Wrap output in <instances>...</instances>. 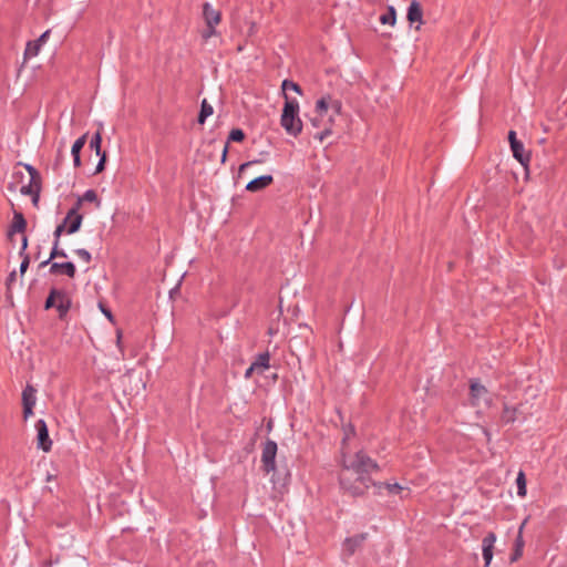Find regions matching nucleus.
<instances>
[{
	"instance_id": "f257e3e1",
	"label": "nucleus",
	"mask_w": 567,
	"mask_h": 567,
	"mask_svg": "<svg viewBox=\"0 0 567 567\" xmlns=\"http://www.w3.org/2000/svg\"><path fill=\"white\" fill-rule=\"evenodd\" d=\"M380 466L364 451H358L352 458L342 457L339 473V485L344 494L352 497L363 496L371 485L377 482L371 478V473L378 472Z\"/></svg>"
},
{
	"instance_id": "f03ea898",
	"label": "nucleus",
	"mask_w": 567,
	"mask_h": 567,
	"mask_svg": "<svg viewBox=\"0 0 567 567\" xmlns=\"http://www.w3.org/2000/svg\"><path fill=\"white\" fill-rule=\"evenodd\" d=\"M277 443L272 440H267L264 444L262 452H261V470L269 474L272 473L271 481L274 485H279L281 487H285L289 481H290V473L289 471H285L281 473L277 468L276 465V455H277Z\"/></svg>"
},
{
	"instance_id": "7ed1b4c3",
	"label": "nucleus",
	"mask_w": 567,
	"mask_h": 567,
	"mask_svg": "<svg viewBox=\"0 0 567 567\" xmlns=\"http://www.w3.org/2000/svg\"><path fill=\"white\" fill-rule=\"evenodd\" d=\"M280 125L287 134L297 137L302 131V121L299 117V103L285 94V103L280 117Z\"/></svg>"
},
{
	"instance_id": "20e7f679",
	"label": "nucleus",
	"mask_w": 567,
	"mask_h": 567,
	"mask_svg": "<svg viewBox=\"0 0 567 567\" xmlns=\"http://www.w3.org/2000/svg\"><path fill=\"white\" fill-rule=\"evenodd\" d=\"M71 307L72 299L68 291L54 287L50 289L43 305L44 310L55 308L58 311V317L61 321L66 320Z\"/></svg>"
},
{
	"instance_id": "39448f33",
	"label": "nucleus",
	"mask_w": 567,
	"mask_h": 567,
	"mask_svg": "<svg viewBox=\"0 0 567 567\" xmlns=\"http://www.w3.org/2000/svg\"><path fill=\"white\" fill-rule=\"evenodd\" d=\"M486 404L492 402L489 392L485 385L481 384L477 379L470 381V401L473 406L480 405L481 401Z\"/></svg>"
},
{
	"instance_id": "423d86ee",
	"label": "nucleus",
	"mask_w": 567,
	"mask_h": 567,
	"mask_svg": "<svg viewBox=\"0 0 567 567\" xmlns=\"http://www.w3.org/2000/svg\"><path fill=\"white\" fill-rule=\"evenodd\" d=\"M37 431V447L48 453L52 449V440L49 435V429L47 422L43 419H39L34 424Z\"/></svg>"
},
{
	"instance_id": "0eeeda50",
	"label": "nucleus",
	"mask_w": 567,
	"mask_h": 567,
	"mask_svg": "<svg viewBox=\"0 0 567 567\" xmlns=\"http://www.w3.org/2000/svg\"><path fill=\"white\" fill-rule=\"evenodd\" d=\"M37 403V389L27 384L22 391V406H23V419L28 420L33 415V408Z\"/></svg>"
},
{
	"instance_id": "6e6552de",
	"label": "nucleus",
	"mask_w": 567,
	"mask_h": 567,
	"mask_svg": "<svg viewBox=\"0 0 567 567\" xmlns=\"http://www.w3.org/2000/svg\"><path fill=\"white\" fill-rule=\"evenodd\" d=\"M368 539V533H360L350 537H347L342 543V550L346 556L351 557L355 551L362 547L364 542Z\"/></svg>"
},
{
	"instance_id": "1a4fd4ad",
	"label": "nucleus",
	"mask_w": 567,
	"mask_h": 567,
	"mask_svg": "<svg viewBox=\"0 0 567 567\" xmlns=\"http://www.w3.org/2000/svg\"><path fill=\"white\" fill-rule=\"evenodd\" d=\"M50 33L51 30H45L37 40L27 42L23 53L25 60L32 59L40 53V50L47 43Z\"/></svg>"
},
{
	"instance_id": "9d476101",
	"label": "nucleus",
	"mask_w": 567,
	"mask_h": 567,
	"mask_svg": "<svg viewBox=\"0 0 567 567\" xmlns=\"http://www.w3.org/2000/svg\"><path fill=\"white\" fill-rule=\"evenodd\" d=\"M406 20L411 27L417 23V25L415 27L416 30H420L421 24L424 23L423 8L417 0H412L410 6L408 7Z\"/></svg>"
},
{
	"instance_id": "9b49d317",
	"label": "nucleus",
	"mask_w": 567,
	"mask_h": 567,
	"mask_svg": "<svg viewBox=\"0 0 567 567\" xmlns=\"http://www.w3.org/2000/svg\"><path fill=\"white\" fill-rule=\"evenodd\" d=\"M496 542V534L494 532H489L482 540V550H483V559L484 566L488 567L493 559V550L494 544Z\"/></svg>"
},
{
	"instance_id": "f8f14e48",
	"label": "nucleus",
	"mask_w": 567,
	"mask_h": 567,
	"mask_svg": "<svg viewBox=\"0 0 567 567\" xmlns=\"http://www.w3.org/2000/svg\"><path fill=\"white\" fill-rule=\"evenodd\" d=\"M527 520H528V517L523 520V523L520 524V526L518 528V533H517V536L514 542L513 551L509 557L512 563L517 561L523 556L524 546H525V540L523 538V530H524V527H525Z\"/></svg>"
},
{
	"instance_id": "ddd939ff",
	"label": "nucleus",
	"mask_w": 567,
	"mask_h": 567,
	"mask_svg": "<svg viewBox=\"0 0 567 567\" xmlns=\"http://www.w3.org/2000/svg\"><path fill=\"white\" fill-rule=\"evenodd\" d=\"M49 272L51 275L63 274L69 278H74L76 275V267L72 261L58 262L53 261L50 266Z\"/></svg>"
},
{
	"instance_id": "4468645a",
	"label": "nucleus",
	"mask_w": 567,
	"mask_h": 567,
	"mask_svg": "<svg viewBox=\"0 0 567 567\" xmlns=\"http://www.w3.org/2000/svg\"><path fill=\"white\" fill-rule=\"evenodd\" d=\"M272 183H274L272 175H269V174L268 175H261V176H258V177L251 179L246 185V190L250 192V193H257V192H260V190L267 188Z\"/></svg>"
},
{
	"instance_id": "2eb2a0df",
	"label": "nucleus",
	"mask_w": 567,
	"mask_h": 567,
	"mask_svg": "<svg viewBox=\"0 0 567 567\" xmlns=\"http://www.w3.org/2000/svg\"><path fill=\"white\" fill-rule=\"evenodd\" d=\"M203 18L207 27L210 24H219L221 21V12L220 10L214 9L209 2L203 3Z\"/></svg>"
},
{
	"instance_id": "dca6fc26",
	"label": "nucleus",
	"mask_w": 567,
	"mask_h": 567,
	"mask_svg": "<svg viewBox=\"0 0 567 567\" xmlns=\"http://www.w3.org/2000/svg\"><path fill=\"white\" fill-rule=\"evenodd\" d=\"M27 220L21 212H13V219L8 229V237L11 238L14 234L24 233L27 229Z\"/></svg>"
},
{
	"instance_id": "f3484780",
	"label": "nucleus",
	"mask_w": 567,
	"mask_h": 567,
	"mask_svg": "<svg viewBox=\"0 0 567 567\" xmlns=\"http://www.w3.org/2000/svg\"><path fill=\"white\" fill-rule=\"evenodd\" d=\"M511 151L514 158H516L525 169H528L530 152L525 151L524 144L522 142L514 143V145L511 146Z\"/></svg>"
},
{
	"instance_id": "a211bd4d",
	"label": "nucleus",
	"mask_w": 567,
	"mask_h": 567,
	"mask_svg": "<svg viewBox=\"0 0 567 567\" xmlns=\"http://www.w3.org/2000/svg\"><path fill=\"white\" fill-rule=\"evenodd\" d=\"M251 364L254 369H257V373L262 375L270 368V353L268 351L258 353Z\"/></svg>"
},
{
	"instance_id": "6ab92c4d",
	"label": "nucleus",
	"mask_w": 567,
	"mask_h": 567,
	"mask_svg": "<svg viewBox=\"0 0 567 567\" xmlns=\"http://www.w3.org/2000/svg\"><path fill=\"white\" fill-rule=\"evenodd\" d=\"M517 419V408H512L507 405L506 403L503 406V411L501 414V421L504 424H511L514 423Z\"/></svg>"
},
{
	"instance_id": "aec40b11",
	"label": "nucleus",
	"mask_w": 567,
	"mask_h": 567,
	"mask_svg": "<svg viewBox=\"0 0 567 567\" xmlns=\"http://www.w3.org/2000/svg\"><path fill=\"white\" fill-rule=\"evenodd\" d=\"M214 113L213 106L207 102L206 99H204L200 103V110L197 116V123L203 125L207 117L210 116Z\"/></svg>"
},
{
	"instance_id": "412c9836",
	"label": "nucleus",
	"mask_w": 567,
	"mask_h": 567,
	"mask_svg": "<svg viewBox=\"0 0 567 567\" xmlns=\"http://www.w3.org/2000/svg\"><path fill=\"white\" fill-rule=\"evenodd\" d=\"M379 21L382 24H389L391 27H394L396 23V10L393 6H388L386 12L381 14L379 18Z\"/></svg>"
},
{
	"instance_id": "4be33fe9",
	"label": "nucleus",
	"mask_w": 567,
	"mask_h": 567,
	"mask_svg": "<svg viewBox=\"0 0 567 567\" xmlns=\"http://www.w3.org/2000/svg\"><path fill=\"white\" fill-rule=\"evenodd\" d=\"M330 100H331L330 94H326V95L321 96L319 100H317L315 110H316V113L320 117H322L327 114L329 104H330Z\"/></svg>"
},
{
	"instance_id": "5701e85b",
	"label": "nucleus",
	"mask_w": 567,
	"mask_h": 567,
	"mask_svg": "<svg viewBox=\"0 0 567 567\" xmlns=\"http://www.w3.org/2000/svg\"><path fill=\"white\" fill-rule=\"evenodd\" d=\"M83 202L95 203L96 207L101 206V200L97 197V194L94 189H87L83 193L81 197L78 198L76 203H80V207Z\"/></svg>"
},
{
	"instance_id": "b1692460",
	"label": "nucleus",
	"mask_w": 567,
	"mask_h": 567,
	"mask_svg": "<svg viewBox=\"0 0 567 567\" xmlns=\"http://www.w3.org/2000/svg\"><path fill=\"white\" fill-rule=\"evenodd\" d=\"M40 186L33 187L32 185H23L20 188L22 195H29L32 197L33 205H37L40 198Z\"/></svg>"
},
{
	"instance_id": "393cba45",
	"label": "nucleus",
	"mask_w": 567,
	"mask_h": 567,
	"mask_svg": "<svg viewBox=\"0 0 567 567\" xmlns=\"http://www.w3.org/2000/svg\"><path fill=\"white\" fill-rule=\"evenodd\" d=\"M83 221V215L79 212L71 219V223L66 226V234L72 235L80 230Z\"/></svg>"
},
{
	"instance_id": "a878e982",
	"label": "nucleus",
	"mask_w": 567,
	"mask_h": 567,
	"mask_svg": "<svg viewBox=\"0 0 567 567\" xmlns=\"http://www.w3.org/2000/svg\"><path fill=\"white\" fill-rule=\"evenodd\" d=\"M281 90H282L284 95H285V94H287L286 92H287L288 90L293 91V92H296V93H297V94H299V95H302V89H301V86H300L298 83H296L295 81L289 80V79H285V80L282 81V83H281Z\"/></svg>"
},
{
	"instance_id": "bb28decb",
	"label": "nucleus",
	"mask_w": 567,
	"mask_h": 567,
	"mask_svg": "<svg viewBox=\"0 0 567 567\" xmlns=\"http://www.w3.org/2000/svg\"><path fill=\"white\" fill-rule=\"evenodd\" d=\"M516 485H517V495L520 497H525L527 493L526 487V476L523 471H519L516 477Z\"/></svg>"
},
{
	"instance_id": "cd10ccee",
	"label": "nucleus",
	"mask_w": 567,
	"mask_h": 567,
	"mask_svg": "<svg viewBox=\"0 0 567 567\" xmlns=\"http://www.w3.org/2000/svg\"><path fill=\"white\" fill-rule=\"evenodd\" d=\"M101 146H102V136H101L100 132H96L93 134V136L90 140V148L92 151H95L96 155H101V153H103L101 150Z\"/></svg>"
},
{
	"instance_id": "c85d7f7f",
	"label": "nucleus",
	"mask_w": 567,
	"mask_h": 567,
	"mask_svg": "<svg viewBox=\"0 0 567 567\" xmlns=\"http://www.w3.org/2000/svg\"><path fill=\"white\" fill-rule=\"evenodd\" d=\"M86 137L87 134L81 135L79 138L75 140L71 147V155H81V151L86 144Z\"/></svg>"
},
{
	"instance_id": "c756f323",
	"label": "nucleus",
	"mask_w": 567,
	"mask_h": 567,
	"mask_svg": "<svg viewBox=\"0 0 567 567\" xmlns=\"http://www.w3.org/2000/svg\"><path fill=\"white\" fill-rule=\"evenodd\" d=\"M245 138H246V134H245V132L241 128H233L229 132L227 142H228V144L230 142L241 143V142L245 141Z\"/></svg>"
},
{
	"instance_id": "7c9ffc66",
	"label": "nucleus",
	"mask_w": 567,
	"mask_h": 567,
	"mask_svg": "<svg viewBox=\"0 0 567 567\" xmlns=\"http://www.w3.org/2000/svg\"><path fill=\"white\" fill-rule=\"evenodd\" d=\"M375 487L379 491L381 488H386L390 494H399L403 489V487L399 483L391 484V483H381L380 482V483H377Z\"/></svg>"
},
{
	"instance_id": "2f4dec72",
	"label": "nucleus",
	"mask_w": 567,
	"mask_h": 567,
	"mask_svg": "<svg viewBox=\"0 0 567 567\" xmlns=\"http://www.w3.org/2000/svg\"><path fill=\"white\" fill-rule=\"evenodd\" d=\"M342 430L344 434L342 439V444H344L350 437L355 435V427L351 422H349L342 425Z\"/></svg>"
},
{
	"instance_id": "473e14b6",
	"label": "nucleus",
	"mask_w": 567,
	"mask_h": 567,
	"mask_svg": "<svg viewBox=\"0 0 567 567\" xmlns=\"http://www.w3.org/2000/svg\"><path fill=\"white\" fill-rule=\"evenodd\" d=\"M80 210V203H75L73 207L66 213V216L64 217L63 221L61 224H64L66 227L69 223H71V219L73 216L76 215V213Z\"/></svg>"
},
{
	"instance_id": "72a5a7b5",
	"label": "nucleus",
	"mask_w": 567,
	"mask_h": 567,
	"mask_svg": "<svg viewBox=\"0 0 567 567\" xmlns=\"http://www.w3.org/2000/svg\"><path fill=\"white\" fill-rule=\"evenodd\" d=\"M17 165H21L25 168V171L29 173L30 177H32L33 179L34 178H40V173L39 171L31 164H28V163H22V162H19Z\"/></svg>"
},
{
	"instance_id": "f704fd0d",
	"label": "nucleus",
	"mask_w": 567,
	"mask_h": 567,
	"mask_svg": "<svg viewBox=\"0 0 567 567\" xmlns=\"http://www.w3.org/2000/svg\"><path fill=\"white\" fill-rule=\"evenodd\" d=\"M216 35H218V32L216 30V25L215 24H210V27L206 25V29L203 30V32H202V38L205 41H207L212 37H216Z\"/></svg>"
},
{
	"instance_id": "c9c22d12",
	"label": "nucleus",
	"mask_w": 567,
	"mask_h": 567,
	"mask_svg": "<svg viewBox=\"0 0 567 567\" xmlns=\"http://www.w3.org/2000/svg\"><path fill=\"white\" fill-rule=\"evenodd\" d=\"M74 252L85 262H90L92 259V256L89 250L85 248H78L74 250Z\"/></svg>"
},
{
	"instance_id": "e433bc0d",
	"label": "nucleus",
	"mask_w": 567,
	"mask_h": 567,
	"mask_svg": "<svg viewBox=\"0 0 567 567\" xmlns=\"http://www.w3.org/2000/svg\"><path fill=\"white\" fill-rule=\"evenodd\" d=\"M63 231H66V227L64 226V224H59L53 231V243L60 244V238Z\"/></svg>"
},
{
	"instance_id": "4c0bfd02",
	"label": "nucleus",
	"mask_w": 567,
	"mask_h": 567,
	"mask_svg": "<svg viewBox=\"0 0 567 567\" xmlns=\"http://www.w3.org/2000/svg\"><path fill=\"white\" fill-rule=\"evenodd\" d=\"M329 107H331L336 114H338V115L341 114V112H342V102H341V100L332 99L331 97Z\"/></svg>"
},
{
	"instance_id": "58836bf2",
	"label": "nucleus",
	"mask_w": 567,
	"mask_h": 567,
	"mask_svg": "<svg viewBox=\"0 0 567 567\" xmlns=\"http://www.w3.org/2000/svg\"><path fill=\"white\" fill-rule=\"evenodd\" d=\"M99 309L101 312L109 319V321L114 322V316L110 308H107L103 302H99Z\"/></svg>"
},
{
	"instance_id": "ea45409f",
	"label": "nucleus",
	"mask_w": 567,
	"mask_h": 567,
	"mask_svg": "<svg viewBox=\"0 0 567 567\" xmlns=\"http://www.w3.org/2000/svg\"><path fill=\"white\" fill-rule=\"evenodd\" d=\"M97 156L100 157V159H99V163H97V165L95 167V172H94L95 174L101 173L104 169L105 163H106V154H105V152L101 153V155H97Z\"/></svg>"
},
{
	"instance_id": "a19ab883",
	"label": "nucleus",
	"mask_w": 567,
	"mask_h": 567,
	"mask_svg": "<svg viewBox=\"0 0 567 567\" xmlns=\"http://www.w3.org/2000/svg\"><path fill=\"white\" fill-rule=\"evenodd\" d=\"M22 258V261L19 267V272L21 276L25 274L28 270L29 264H30V257L29 256H20Z\"/></svg>"
},
{
	"instance_id": "79ce46f5",
	"label": "nucleus",
	"mask_w": 567,
	"mask_h": 567,
	"mask_svg": "<svg viewBox=\"0 0 567 567\" xmlns=\"http://www.w3.org/2000/svg\"><path fill=\"white\" fill-rule=\"evenodd\" d=\"M332 131L330 127H326L324 130H322L321 132L317 133L315 135V138L319 140L320 142H322L323 140H326L329 135H331Z\"/></svg>"
},
{
	"instance_id": "37998d69",
	"label": "nucleus",
	"mask_w": 567,
	"mask_h": 567,
	"mask_svg": "<svg viewBox=\"0 0 567 567\" xmlns=\"http://www.w3.org/2000/svg\"><path fill=\"white\" fill-rule=\"evenodd\" d=\"M27 248H28V237L25 235H23L22 240H21L19 256H29L27 254Z\"/></svg>"
},
{
	"instance_id": "c03bdc74",
	"label": "nucleus",
	"mask_w": 567,
	"mask_h": 567,
	"mask_svg": "<svg viewBox=\"0 0 567 567\" xmlns=\"http://www.w3.org/2000/svg\"><path fill=\"white\" fill-rule=\"evenodd\" d=\"M259 163V161L255 159V161H248L246 163H243L240 166H239V169H238V173L239 175L245 172V169L254 164H257Z\"/></svg>"
},
{
	"instance_id": "a18cd8bd",
	"label": "nucleus",
	"mask_w": 567,
	"mask_h": 567,
	"mask_svg": "<svg viewBox=\"0 0 567 567\" xmlns=\"http://www.w3.org/2000/svg\"><path fill=\"white\" fill-rule=\"evenodd\" d=\"M508 142L511 146L514 145V143L520 142L519 140H517L516 132L513 130L508 132Z\"/></svg>"
},
{
	"instance_id": "49530a36",
	"label": "nucleus",
	"mask_w": 567,
	"mask_h": 567,
	"mask_svg": "<svg viewBox=\"0 0 567 567\" xmlns=\"http://www.w3.org/2000/svg\"><path fill=\"white\" fill-rule=\"evenodd\" d=\"M58 251H59V243H53L49 258L52 260L54 258H58Z\"/></svg>"
},
{
	"instance_id": "de8ad7c7",
	"label": "nucleus",
	"mask_w": 567,
	"mask_h": 567,
	"mask_svg": "<svg viewBox=\"0 0 567 567\" xmlns=\"http://www.w3.org/2000/svg\"><path fill=\"white\" fill-rule=\"evenodd\" d=\"M255 372L257 373V369H254V368H252V364H250V365L246 369V371H245V374H244L245 379H250V378L254 375V373H255Z\"/></svg>"
},
{
	"instance_id": "09e8293b",
	"label": "nucleus",
	"mask_w": 567,
	"mask_h": 567,
	"mask_svg": "<svg viewBox=\"0 0 567 567\" xmlns=\"http://www.w3.org/2000/svg\"><path fill=\"white\" fill-rule=\"evenodd\" d=\"M228 150H229L228 142H226L224 145L223 152H221V163L223 164L227 161Z\"/></svg>"
},
{
	"instance_id": "8fccbe9b",
	"label": "nucleus",
	"mask_w": 567,
	"mask_h": 567,
	"mask_svg": "<svg viewBox=\"0 0 567 567\" xmlns=\"http://www.w3.org/2000/svg\"><path fill=\"white\" fill-rule=\"evenodd\" d=\"M16 277H17V272L16 270H13L12 272L9 274V276L7 277V286L10 287V285L16 281Z\"/></svg>"
},
{
	"instance_id": "3c124183",
	"label": "nucleus",
	"mask_w": 567,
	"mask_h": 567,
	"mask_svg": "<svg viewBox=\"0 0 567 567\" xmlns=\"http://www.w3.org/2000/svg\"><path fill=\"white\" fill-rule=\"evenodd\" d=\"M28 185H32L33 187H37V186L41 187V177L34 178V179L32 177H30Z\"/></svg>"
},
{
	"instance_id": "603ef678",
	"label": "nucleus",
	"mask_w": 567,
	"mask_h": 567,
	"mask_svg": "<svg viewBox=\"0 0 567 567\" xmlns=\"http://www.w3.org/2000/svg\"><path fill=\"white\" fill-rule=\"evenodd\" d=\"M73 157V165L74 167H80L82 162H81V155H72Z\"/></svg>"
},
{
	"instance_id": "864d4df0",
	"label": "nucleus",
	"mask_w": 567,
	"mask_h": 567,
	"mask_svg": "<svg viewBox=\"0 0 567 567\" xmlns=\"http://www.w3.org/2000/svg\"><path fill=\"white\" fill-rule=\"evenodd\" d=\"M51 261H52V259L48 258V259L43 260V261L39 265V267H40V268H43V267H45V266H48V265H50V266H51V264H52Z\"/></svg>"
},
{
	"instance_id": "5fc2aeb1",
	"label": "nucleus",
	"mask_w": 567,
	"mask_h": 567,
	"mask_svg": "<svg viewBox=\"0 0 567 567\" xmlns=\"http://www.w3.org/2000/svg\"><path fill=\"white\" fill-rule=\"evenodd\" d=\"M58 257L66 258V257H68V255H66V252H65V250H64V249H61V248L59 247Z\"/></svg>"
},
{
	"instance_id": "6e6d98bb",
	"label": "nucleus",
	"mask_w": 567,
	"mask_h": 567,
	"mask_svg": "<svg viewBox=\"0 0 567 567\" xmlns=\"http://www.w3.org/2000/svg\"><path fill=\"white\" fill-rule=\"evenodd\" d=\"M483 433H484V435L486 436L487 442H489V441H491V433H489V431H488L487 429H485V427H484V429H483Z\"/></svg>"
},
{
	"instance_id": "4d7b16f0",
	"label": "nucleus",
	"mask_w": 567,
	"mask_h": 567,
	"mask_svg": "<svg viewBox=\"0 0 567 567\" xmlns=\"http://www.w3.org/2000/svg\"><path fill=\"white\" fill-rule=\"evenodd\" d=\"M337 413H338V415H339L340 421H341V422H343V415H342L341 410H340V409H337Z\"/></svg>"
},
{
	"instance_id": "13d9d810",
	"label": "nucleus",
	"mask_w": 567,
	"mask_h": 567,
	"mask_svg": "<svg viewBox=\"0 0 567 567\" xmlns=\"http://www.w3.org/2000/svg\"><path fill=\"white\" fill-rule=\"evenodd\" d=\"M177 290H178V286H176L175 288L171 289V291H169L171 297H173V293H174L175 291H177Z\"/></svg>"
},
{
	"instance_id": "bf43d9fd",
	"label": "nucleus",
	"mask_w": 567,
	"mask_h": 567,
	"mask_svg": "<svg viewBox=\"0 0 567 567\" xmlns=\"http://www.w3.org/2000/svg\"><path fill=\"white\" fill-rule=\"evenodd\" d=\"M312 124H313L315 126H318V120H317V118H313V120H312Z\"/></svg>"
},
{
	"instance_id": "052dcab7",
	"label": "nucleus",
	"mask_w": 567,
	"mask_h": 567,
	"mask_svg": "<svg viewBox=\"0 0 567 567\" xmlns=\"http://www.w3.org/2000/svg\"><path fill=\"white\" fill-rule=\"evenodd\" d=\"M51 480H52V475H50V474H49V475L47 476V481H51Z\"/></svg>"
}]
</instances>
